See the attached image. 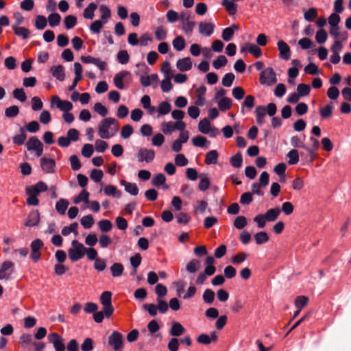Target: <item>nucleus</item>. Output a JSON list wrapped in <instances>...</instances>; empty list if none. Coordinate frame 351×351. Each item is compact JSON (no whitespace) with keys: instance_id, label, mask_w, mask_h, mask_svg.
Masks as SVG:
<instances>
[{"instance_id":"f257e3e1","label":"nucleus","mask_w":351,"mask_h":351,"mask_svg":"<svg viewBox=\"0 0 351 351\" xmlns=\"http://www.w3.org/2000/svg\"><path fill=\"white\" fill-rule=\"evenodd\" d=\"M117 123L116 119L107 117L102 119L98 124V135L103 139H109L112 137L118 131V127L114 128L112 126Z\"/></svg>"},{"instance_id":"f03ea898","label":"nucleus","mask_w":351,"mask_h":351,"mask_svg":"<svg viewBox=\"0 0 351 351\" xmlns=\"http://www.w3.org/2000/svg\"><path fill=\"white\" fill-rule=\"evenodd\" d=\"M279 208H270L265 214H260L254 218V221L256 223L259 228H263L267 222H273L276 221L280 214Z\"/></svg>"},{"instance_id":"7ed1b4c3","label":"nucleus","mask_w":351,"mask_h":351,"mask_svg":"<svg viewBox=\"0 0 351 351\" xmlns=\"http://www.w3.org/2000/svg\"><path fill=\"white\" fill-rule=\"evenodd\" d=\"M86 247L77 240L71 242V247L68 250L69 259L72 262H75L81 259L85 254Z\"/></svg>"},{"instance_id":"20e7f679","label":"nucleus","mask_w":351,"mask_h":351,"mask_svg":"<svg viewBox=\"0 0 351 351\" xmlns=\"http://www.w3.org/2000/svg\"><path fill=\"white\" fill-rule=\"evenodd\" d=\"M180 21L182 25V31L186 34H190L195 26V22L191 12L186 10L181 12L180 13Z\"/></svg>"},{"instance_id":"39448f33","label":"nucleus","mask_w":351,"mask_h":351,"mask_svg":"<svg viewBox=\"0 0 351 351\" xmlns=\"http://www.w3.org/2000/svg\"><path fill=\"white\" fill-rule=\"evenodd\" d=\"M276 74L271 67H267L260 73L259 82L261 85L271 86L277 82Z\"/></svg>"},{"instance_id":"423d86ee","label":"nucleus","mask_w":351,"mask_h":351,"mask_svg":"<svg viewBox=\"0 0 351 351\" xmlns=\"http://www.w3.org/2000/svg\"><path fill=\"white\" fill-rule=\"evenodd\" d=\"M100 302L103 305L104 312H105L106 317H110L114 312V307L112 305L111 292H103L100 296Z\"/></svg>"},{"instance_id":"0eeeda50","label":"nucleus","mask_w":351,"mask_h":351,"mask_svg":"<svg viewBox=\"0 0 351 351\" xmlns=\"http://www.w3.org/2000/svg\"><path fill=\"white\" fill-rule=\"evenodd\" d=\"M26 147L28 151L34 152L36 157H40L43 154V145L36 136H32L28 139Z\"/></svg>"},{"instance_id":"6e6552de","label":"nucleus","mask_w":351,"mask_h":351,"mask_svg":"<svg viewBox=\"0 0 351 351\" xmlns=\"http://www.w3.org/2000/svg\"><path fill=\"white\" fill-rule=\"evenodd\" d=\"M123 337L118 331H113L108 338V344L115 351H121L123 348Z\"/></svg>"},{"instance_id":"1a4fd4ad","label":"nucleus","mask_w":351,"mask_h":351,"mask_svg":"<svg viewBox=\"0 0 351 351\" xmlns=\"http://www.w3.org/2000/svg\"><path fill=\"white\" fill-rule=\"evenodd\" d=\"M14 272V263L10 261H4L0 268V280H8Z\"/></svg>"},{"instance_id":"9d476101","label":"nucleus","mask_w":351,"mask_h":351,"mask_svg":"<svg viewBox=\"0 0 351 351\" xmlns=\"http://www.w3.org/2000/svg\"><path fill=\"white\" fill-rule=\"evenodd\" d=\"M43 247V242L39 239H35L31 243V244H30V247H31L30 257L34 262L36 263L40 260V256H41V253L40 252V250Z\"/></svg>"},{"instance_id":"9b49d317","label":"nucleus","mask_w":351,"mask_h":351,"mask_svg":"<svg viewBox=\"0 0 351 351\" xmlns=\"http://www.w3.org/2000/svg\"><path fill=\"white\" fill-rule=\"evenodd\" d=\"M136 157L138 162L149 163L155 158V152L153 149L141 148L136 154Z\"/></svg>"},{"instance_id":"f8f14e48","label":"nucleus","mask_w":351,"mask_h":351,"mask_svg":"<svg viewBox=\"0 0 351 351\" xmlns=\"http://www.w3.org/2000/svg\"><path fill=\"white\" fill-rule=\"evenodd\" d=\"M49 341L52 343L55 350H65L63 338L56 332H52L48 336Z\"/></svg>"},{"instance_id":"ddd939ff","label":"nucleus","mask_w":351,"mask_h":351,"mask_svg":"<svg viewBox=\"0 0 351 351\" xmlns=\"http://www.w3.org/2000/svg\"><path fill=\"white\" fill-rule=\"evenodd\" d=\"M277 47L279 51L280 58L284 60H288L291 57V49L289 46L283 40H279L277 43Z\"/></svg>"},{"instance_id":"4468645a","label":"nucleus","mask_w":351,"mask_h":351,"mask_svg":"<svg viewBox=\"0 0 351 351\" xmlns=\"http://www.w3.org/2000/svg\"><path fill=\"white\" fill-rule=\"evenodd\" d=\"M40 162L42 170L46 173H51L54 171L56 162L53 159L44 156L40 158Z\"/></svg>"},{"instance_id":"2eb2a0df","label":"nucleus","mask_w":351,"mask_h":351,"mask_svg":"<svg viewBox=\"0 0 351 351\" xmlns=\"http://www.w3.org/2000/svg\"><path fill=\"white\" fill-rule=\"evenodd\" d=\"M215 25L210 22H200L198 25L199 33L205 36H210L213 34Z\"/></svg>"},{"instance_id":"dca6fc26","label":"nucleus","mask_w":351,"mask_h":351,"mask_svg":"<svg viewBox=\"0 0 351 351\" xmlns=\"http://www.w3.org/2000/svg\"><path fill=\"white\" fill-rule=\"evenodd\" d=\"M248 51L250 53L252 54L256 58H259L262 55V51L260 47H258L255 44L247 43L243 45L241 48V52L245 53Z\"/></svg>"},{"instance_id":"f3484780","label":"nucleus","mask_w":351,"mask_h":351,"mask_svg":"<svg viewBox=\"0 0 351 351\" xmlns=\"http://www.w3.org/2000/svg\"><path fill=\"white\" fill-rule=\"evenodd\" d=\"M40 221V213L38 210H34L31 211L27 219L25 221V226L27 227H32L37 226Z\"/></svg>"},{"instance_id":"a211bd4d","label":"nucleus","mask_w":351,"mask_h":351,"mask_svg":"<svg viewBox=\"0 0 351 351\" xmlns=\"http://www.w3.org/2000/svg\"><path fill=\"white\" fill-rule=\"evenodd\" d=\"M192 60L191 58L189 57L179 59L176 62V67L181 72L188 71L191 70L192 68Z\"/></svg>"},{"instance_id":"6ab92c4d","label":"nucleus","mask_w":351,"mask_h":351,"mask_svg":"<svg viewBox=\"0 0 351 351\" xmlns=\"http://www.w3.org/2000/svg\"><path fill=\"white\" fill-rule=\"evenodd\" d=\"M50 71L53 77L57 80L62 82L65 79L64 68L62 65H54L50 69Z\"/></svg>"},{"instance_id":"aec40b11","label":"nucleus","mask_w":351,"mask_h":351,"mask_svg":"<svg viewBox=\"0 0 351 351\" xmlns=\"http://www.w3.org/2000/svg\"><path fill=\"white\" fill-rule=\"evenodd\" d=\"M130 75V72L128 71H121L117 73L113 79L114 86L121 90L124 89L123 80Z\"/></svg>"},{"instance_id":"412c9836","label":"nucleus","mask_w":351,"mask_h":351,"mask_svg":"<svg viewBox=\"0 0 351 351\" xmlns=\"http://www.w3.org/2000/svg\"><path fill=\"white\" fill-rule=\"evenodd\" d=\"M184 327L179 322L173 321L169 329V334L173 337H180L185 332Z\"/></svg>"},{"instance_id":"4be33fe9","label":"nucleus","mask_w":351,"mask_h":351,"mask_svg":"<svg viewBox=\"0 0 351 351\" xmlns=\"http://www.w3.org/2000/svg\"><path fill=\"white\" fill-rule=\"evenodd\" d=\"M120 184L124 186L125 191L130 195L136 196L138 194L139 189L136 184L122 180L120 181Z\"/></svg>"},{"instance_id":"5701e85b","label":"nucleus","mask_w":351,"mask_h":351,"mask_svg":"<svg viewBox=\"0 0 351 351\" xmlns=\"http://www.w3.org/2000/svg\"><path fill=\"white\" fill-rule=\"evenodd\" d=\"M104 192L106 195L114 198L119 199L121 197V192L119 191L116 186L108 184L104 188Z\"/></svg>"},{"instance_id":"b1692460","label":"nucleus","mask_w":351,"mask_h":351,"mask_svg":"<svg viewBox=\"0 0 351 351\" xmlns=\"http://www.w3.org/2000/svg\"><path fill=\"white\" fill-rule=\"evenodd\" d=\"M27 139V134L25 132V127H21L19 129V134H16L12 138V142L17 145H23Z\"/></svg>"},{"instance_id":"393cba45","label":"nucleus","mask_w":351,"mask_h":351,"mask_svg":"<svg viewBox=\"0 0 351 351\" xmlns=\"http://www.w3.org/2000/svg\"><path fill=\"white\" fill-rule=\"evenodd\" d=\"M237 29L238 26L234 24L223 29L221 34L223 40L226 42L230 41L232 39L235 31H237Z\"/></svg>"},{"instance_id":"a878e982","label":"nucleus","mask_w":351,"mask_h":351,"mask_svg":"<svg viewBox=\"0 0 351 351\" xmlns=\"http://www.w3.org/2000/svg\"><path fill=\"white\" fill-rule=\"evenodd\" d=\"M199 268L200 261L197 259L193 258L186 265V271L189 274H195Z\"/></svg>"},{"instance_id":"bb28decb","label":"nucleus","mask_w":351,"mask_h":351,"mask_svg":"<svg viewBox=\"0 0 351 351\" xmlns=\"http://www.w3.org/2000/svg\"><path fill=\"white\" fill-rule=\"evenodd\" d=\"M219 154L216 150H210L206 154L205 163L208 165H215L217 162Z\"/></svg>"},{"instance_id":"cd10ccee","label":"nucleus","mask_w":351,"mask_h":351,"mask_svg":"<svg viewBox=\"0 0 351 351\" xmlns=\"http://www.w3.org/2000/svg\"><path fill=\"white\" fill-rule=\"evenodd\" d=\"M171 110V106L168 101H161L158 106V117L169 114Z\"/></svg>"},{"instance_id":"c85d7f7f","label":"nucleus","mask_w":351,"mask_h":351,"mask_svg":"<svg viewBox=\"0 0 351 351\" xmlns=\"http://www.w3.org/2000/svg\"><path fill=\"white\" fill-rule=\"evenodd\" d=\"M158 76L157 74H152L149 75H143L141 77L140 82L143 86L147 87L152 84L153 82H157Z\"/></svg>"},{"instance_id":"c756f323","label":"nucleus","mask_w":351,"mask_h":351,"mask_svg":"<svg viewBox=\"0 0 351 351\" xmlns=\"http://www.w3.org/2000/svg\"><path fill=\"white\" fill-rule=\"evenodd\" d=\"M12 29L16 36L22 38L23 39H26L29 36V31L25 27H19L17 25H13Z\"/></svg>"},{"instance_id":"7c9ffc66","label":"nucleus","mask_w":351,"mask_h":351,"mask_svg":"<svg viewBox=\"0 0 351 351\" xmlns=\"http://www.w3.org/2000/svg\"><path fill=\"white\" fill-rule=\"evenodd\" d=\"M69 202L65 199H60L56 204V209L60 215H64L68 208Z\"/></svg>"},{"instance_id":"2f4dec72","label":"nucleus","mask_w":351,"mask_h":351,"mask_svg":"<svg viewBox=\"0 0 351 351\" xmlns=\"http://www.w3.org/2000/svg\"><path fill=\"white\" fill-rule=\"evenodd\" d=\"M89 196L90 193L86 190H82L80 193L74 197L73 203L75 204H78L82 202H84L85 204H89Z\"/></svg>"},{"instance_id":"473e14b6","label":"nucleus","mask_w":351,"mask_h":351,"mask_svg":"<svg viewBox=\"0 0 351 351\" xmlns=\"http://www.w3.org/2000/svg\"><path fill=\"white\" fill-rule=\"evenodd\" d=\"M172 45L177 51H181L186 47L185 40L182 36H178L173 40Z\"/></svg>"},{"instance_id":"72a5a7b5","label":"nucleus","mask_w":351,"mask_h":351,"mask_svg":"<svg viewBox=\"0 0 351 351\" xmlns=\"http://www.w3.org/2000/svg\"><path fill=\"white\" fill-rule=\"evenodd\" d=\"M97 5L95 3H90L84 10L83 16L86 19H93L95 16V11Z\"/></svg>"},{"instance_id":"f704fd0d","label":"nucleus","mask_w":351,"mask_h":351,"mask_svg":"<svg viewBox=\"0 0 351 351\" xmlns=\"http://www.w3.org/2000/svg\"><path fill=\"white\" fill-rule=\"evenodd\" d=\"M211 128L210 122L206 118L202 119L198 123V130L204 134H208Z\"/></svg>"},{"instance_id":"c9c22d12","label":"nucleus","mask_w":351,"mask_h":351,"mask_svg":"<svg viewBox=\"0 0 351 351\" xmlns=\"http://www.w3.org/2000/svg\"><path fill=\"white\" fill-rule=\"evenodd\" d=\"M256 121L258 124L264 122V118L266 116V108L263 106H258L255 109Z\"/></svg>"},{"instance_id":"e433bc0d","label":"nucleus","mask_w":351,"mask_h":351,"mask_svg":"<svg viewBox=\"0 0 351 351\" xmlns=\"http://www.w3.org/2000/svg\"><path fill=\"white\" fill-rule=\"evenodd\" d=\"M110 271L114 278L119 277L123 274V266L121 263H115L110 266Z\"/></svg>"},{"instance_id":"4c0bfd02","label":"nucleus","mask_w":351,"mask_h":351,"mask_svg":"<svg viewBox=\"0 0 351 351\" xmlns=\"http://www.w3.org/2000/svg\"><path fill=\"white\" fill-rule=\"evenodd\" d=\"M220 110L225 112L229 110L232 106V99L229 97L221 98L220 100L216 101Z\"/></svg>"},{"instance_id":"58836bf2","label":"nucleus","mask_w":351,"mask_h":351,"mask_svg":"<svg viewBox=\"0 0 351 351\" xmlns=\"http://www.w3.org/2000/svg\"><path fill=\"white\" fill-rule=\"evenodd\" d=\"M291 144L293 147H301L310 153H313V150L308 147L306 146L304 143L300 141L298 136H293L291 138Z\"/></svg>"},{"instance_id":"ea45409f","label":"nucleus","mask_w":351,"mask_h":351,"mask_svg":"<svg viewBox=\"0 0 351 351\" xmlns=\"http://www.w3.org/2000/svg\"><path fill=\"white\" fill-rule=\"evenodd\" d=\"M222 5L228 11L229 14L234 15L237 12V5L232 1L223 0Z\"/></svg>"},{"instance_id":"a19ab883","label":"nucleus","mask_w":351,"mask_h":351,"mask_svg":"<svg viewBox=\"0 0 351 351\" xmlns=\"http://www.w3.org/2000/svg\"><path fill=\"white\" fill-rule=\"evenodd\" d=\"M78 223L77 222H73L69 226H64L62 229V234L64 236H68L71 232H73L75 235L78 234L77 232Z\"/></svg>"},{"instance_id":"79ce46f5","label":"nucleus","mask_w":351,"mask_h":351,"mask_svg":"<svg viewBox=\"0 0 351 351\" xmlns=\"http://www.w3.org/2000/svg\"><path fill=\"white\" fill-rule=\"evenodd\" d=\"M215 298V294L213 290L210 289H206L204 290L202 295V299L204 303L207 304H211L214 302Z\"/></svg>"},{"instance_id":"37998d69","label":"nucleus","mask_w":351,"mask_h":351,"mask_svg":"<svg viewBox=\"0 0 351 351\" xmlns=\"http://www.w3.org/2000/svg\"><path fill=\"white\" fill-rule=\"evenodd\" d=\"M34 25L37 29L43 30L47 25V19L43 15H38L36 16Z\"/></svg>"},{"instance_id":"c03bdc74","label":"nucleus","mask_w":351,"mask_h":351,"mask_svg":"<svg viewBox=\"0 0 351 351\" xmlns=\"http://www.w3.org/2000/svg\"><path fill=\"white\" fill-rule=\"evenodd\" d=\"M104 24H106V23L101 20H96L90 25V31L93 34H98L104 27Z\"/></svg>"},{"instance_id":"a18cd8bd","label":"nucleus","mask_w":351,"mask_h":351,"mask_svg":"<svg viewBox=\"0 0 351 351\" xmlns=\"http://www.w3.org/2000/svg\"><path fill=\"white\" fill-rule=\"evenodd\" d=\"M13 97L21 102H25L27 100V96L23 88H15L12 92Z\"/></svg>"},{"instance_id":"49530a36","label":"nucleus","mask_w":351,"mask_h":351,"mask_svg":"<svg viewBox=\"0 0 351 351\" xmlns=\"http://www.w3.org/2000/svg\"><path fill=\"white\" fill-rule=\"evenodd\" d=\"M287 156L289 158L288 163L289 165H295L299 162L300 158L298 152L295 149L290 150L287 153Z\"/></svg>"},{"instance_id":"de8ad7c7","label":"nucleus","mask_w":351,"mask_h":351,"mask_svg":"<svg viewBox=\"0 0 351 351\" xmlns=\"http://www.w3.org/2000/svg\"><path fill=\"white\" fill-rule=\"evenodd\" d=\"M48 22L51 27L58 26L61 21V16L58 13H53L48 16Z\"/></svg>"},{"instance_id":"09e8293b","label":"nucleus","mask_w":351,"mask_h":351,"mask_svg":"<svg viewBox=\"0 0 351 351\" xmlns=\"http://www.w3.org/2000/svg\"><path fill=\"white\" fill-rule=\"evenodd\" d=\"M94 222V218L91 215L84 216L80 220L81 225L85 229L90 228L93 226Z\"/></svg>"},{"instance_id":"8fccbe9b","label":"nucleus","mask_w":351,"mask_h":351,"mask_svg":"<svg viewBox=\"0 0 351 351\" xmlns=\"http://www.w3.org/2000/svg\"><path fill=\"white\" fill-rule=\"evenodd\" d=\"M166 182V177L163 173H158L154 176L152 183L154 186L159 187Z\"/></svg>"},{"instance_id":"3c124183","label":"nucleus","mask_w":351,"mask_h":351,"mask_svg":"<svg viewBox=\"0 0 351 351\" xmlns=\"http://www.w3.org/2000/svg\"><path fill=\"white\" fill-rule=\"evenodd\" d=\"M254 240L257 245H261L269 241V236L266 232H259L254 235Z\"/></svg>"},{"instance_id":"603ef678","label":"nucleus","mask_w":351,"mask_h":351,"mask_svg":"<svg viewBox=\"0 0 351 351\" xmlns=\"http://www.w3.org/2000/svg\"><path fill=\"white\" fill-rule=\"evenodd\" d=\"M228 62L226 57L223 55L219 56L213 62V66L215 69H219L224 66Z\"/></svg>"},{"instance_id":"864d4df0","label":"nucleus","mask_w":351,"mask_h":351,"mask_svg":"<svg viewBox=\"0 0 351 351\" xmlns=\"http://www.w3.org/2000/svg\"><path fill=\"white\" fill-rule=\"evenodd\" d=\"M230 164L233 167L240 168L242 166L243 158L241 153H237L232 156L230 160Z\"/></svg>"},{"instance_id":"5fc2aeb1","label":"nucleus","mask_w":351,"mask_h":351,"mask_svg":"<svg viewBox=\"0 0 351 351\" xmlns=\"http://www.w3.org/2000/svg\"><path fill=\"white\" fill-rule=\"evenodd\" d=\"M311 91L310 86L306 84H299L297 86V93L300 97H306L309 95Z\"/></svg>"},{"instance_id":"6e6d98bb","label":"nucleus","mask_w":351,"mask_h":351,"mask_svg":"<svg viewBox=\"0 0 351 351\" xmlns=\"http://www.w3.org/2000/svg\"><path fill=\"white\" fill-rule=\"evenodd\" d=\"M99 11L101 14V21L104 23H107L108 19L110 17L111 12L109 8L106 5H101L99 8Z\"/></svg>"},{"instance_id":"4d7b16f0","label":"nucleus","mask_w":351,"mask_h":351,"mask_svg":"<svg viewBox=\"0 0 351 351\" xmlns=\"http://www.w3.org/2000/svg\"><path fill=\"white\" fill-rule=\"evenodd\" d=\"M117 61L121 64H126L130 60V56L126 50H120L117 56Z\"/></svg>"},{"instance_id":"13d9d810","label":"nucleus","mask_w":351,"mask_h":351,"mask_svg":"<svg viewBox=\"0 0 351 351\" xmlns=\"http://www.w3.org/2000/svg\"><path fill=\"white\" fill-rule=\"evenodd\" d=\"M248 257V254L245 252H239L236 254L231 259V263L234 265H239L241 263L244 262L247 258Z\"/></svg>"},{"instance_id":"bf43d9fd","label":"nucleus","mask_w":351,"mask_h":351,"mask_svg":"<svg viewBox=\"0 0 351 351\" xmlns=\"http://www.w3.org/2000/svg\"><path fill=\"white\" fill-rule=\"evenodd\" d=\"M172 77H165L164 80H162L160 86L162 92L168 93L173 88V84L171 82V79Z\"/></svg>"},{"instance_id":"052dcab7","label":"nucleus","mask_w":351,"mask_h":351,"mask_svg":"<svg viewBox=\"0 0 351 351\" xmlns=\"http://www.w3.org/2000/svg\"><path fill=\"white\" fill-rule=\"evenodd\" d=\"M332 104H327L325 107L320 109V115L323 119H328L331 117L333 110Z\"/></svg>"},{"instance_id":"680f3d73","label":"nucleus","mask_w":351,"mask_h":351,"mask_svg":"<svg viewBox=\"0 0 351 351\" xmlns=\"http://www.w3.org/2000/svg\"><path fill=\"white\" fill-rule=\"evenodd\" d=\"M64 23L65 28L66 29H70L76 25L77 18L73 15H68L64 18Z\"/></svg>"},{"instance_id":"e2e57ef3","label":"nucleus","mask_w":351,"mask_h":351,"mask_svg":"<svg viewBox=\"0 0 351 351\" xmlns=\"http://www.w3.org/2000/svg\"><path fill=\"white\" fill-rule=\"evenodd\" d=\"M4 113L6 117L14 118L19 114V108L17 106H12L5 108Z\"/></svg>"},{"instance_id":"0e129e2a","label":"nucleus","mask_w":351,"mask_h":351,"mask_svg":"<svg viewBox=\"0 0 351 351\" xmlns=\"http://www.w3.org/2000/svg\"><path fill=\"white\" fill-rule=\"evenodd\" d=\"M328 38L327 32L324 29H319L315 34L316 42L319 44L324 43Z\"/></svg>"},{"instance_id":"69168bd1","label":"nucleus","mask_w":351,"mask_h":351,"mask_svg":"<svg viewBox=\"0 0 351 351\" xmlns=\"http://www.w3.org/2000/svg\"><path fill=\"white\" fill-rule=\"evenodd\" d=\"M98 226L101 232H109L112 228V223L108 219H102L99 221Z\"/></svg>"},{"instance_id":"338daca9","label":"nucleus","mask_w":351,"mask_h":351,"mask_svg":"<svg viewBox=\"0 0 351 351\" xmlns=\"http://www.w3.org/2000/svg\"><path fill=\"white\" fill-rule=\"evenodd\" d=\"M234 78V75L232 73H228L223 77L221 83L225 87H230L232 86Z\"/></svg>"},{"instance_id":"774afa93","label":"nucleus","mask_w":351,"mask_h":351,"mask_svg":"<svg viewBox=\"0 0 351 351\" xmlns=\"http://www.w3.org/2000/svg\"><path fill=\"white\" fill-rule=\"evenodd\" d=\"M161 130L165 134H171L175 130L173 122H163L161 125Z\"/></svg>"}]
</instances>
